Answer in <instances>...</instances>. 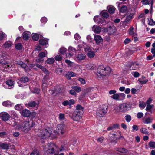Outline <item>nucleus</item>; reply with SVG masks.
Masks as SVG:
<instances>
[{
  "mask_svg": "<svg viewBox=\"0 0 155 155\" xmlns=\"http://www.w3.org/2000/svg\"><path fill=\"white\" fill-rule=\"evenodd\" d=\"M35 124V122L32 120H27L16 127V129L20 130L25 133L28 132Z\"/></svg>",
  "mask_w": 155,
  "mask_h": 155,
  "instance_id": "1",
  "label": "nucleus"
},
{
  "mask_svg": "<svg viewBox=\"0 0 155 155\" xmlns=\"http://www.w3.org/2000/svg\"><path fill=\"white\" fill-rule=\"evenodd\" d=\"M111 69L109 67H104L103 65L99 66L97 69V76L101 78L102 76L109 75L111 72Z\"/></svg>",
  "mask_w": 155,
  "mask_h": 155,
  "instance_id": "2",
  "label": "nucleus"
},
{
  "mask_svg": "<svg viewBox=\"0 0 155 155\" xmlns=\"http://www.w3.org/2000/svg\"><path fill=\"white\" fill-rule=\"evenodd\" d=\"M36 66L39 69L41 70L43 72L46 74V75L44 77V79L43 80V83L42 86L43 91V92H45L46 90V86L47 85L46 83L45 82V81L47 80L48 78V75L49 74V71L45 68L41 64H36Z\"/></svg>",
  "mask_w": 155,
  "mask_h": 155,
  "instance_id": "3",
  "label": "nucleus"
},
{
  "mask_svg": "<svg viewBox=\"0 0 155 155\" xmlns=\"http://www.w3.org/2000/svg\"><path fill=\"white\" fill-rule=\"evenodd\" d=\"M56 145L54 143H49L46 145L43 148L45 154H53L54 153Z\"/></svg>",
  "mask_w": 155,
  "mask_h": 155,
  "instance_id": "4",
  "label": "nucleus"
},
{
  "mask_svg": "<svg viewBox=\"0 0 155 155\" xmlns=\"http://www.w3.org/2000/svg\"><path fill=\"white\" fill-rule=\"evenodd\" d=\"M52 132L51 129L48 128V129H45L44 130H40L38 135L41 138H46L51 135Z\"/></svg>",
  "mask_w": 155,
  "mask_h": 155,
  "instance_id": "5",
  "label": "nucleus"
},
{
  "mask_svg": "<svg viewBox=\"0 0 155 155\" xmlns=\"http://www.w3.org/2000/svg\"><path fill=\"white\" fill-rule=\"evenodd\" d=\"M16 64L19 66H20L23 68L25 72H29L33 68L35 69H36L35 68V65L34 64H31L30 65L29 68H28L27 64L21 61H17Z\"/></svg>",
  "mask_w": 155,
  "mask_h": 155,
  "instance_id": "6",
  "label": "nucleus"
},
{
  "mask_svg": "<svg viewBox=\"0 0 155 155\" xmlns=\"http://www.w3.org/2000/svg\"><path fill=\"white\" fill-rule=\"evenodd\" d=\"M107 111V107L106 106H100L97 110L96 114L98 116L102 117L105 115Z\"/></svg>",
  "mask_w": 155,
  "mask_h": 155,
  "instance_id": "7",
  "label": "nucleus"
},
{
  "mask_svg": "<svg viewBox=\"0 0 155 155\" xmlns=\"http://www.w3.org/2000/svg\"><path fill=\"white\" fill-rule=\"evenodd\" d=\"M65 126L63 124H58L57 125L56 130L54 131V134H63L65 132Z\"/></svg>",
  "mask_w": 155,
  "mask_h": 155,
  "instance_id": "8",
  "label": "nucleus"
},
{
  "mask_svg": "<svg viewBox=\"0 0 155 155\" xmlns=\"http://www.w3.org/2000/svg\"><path fill=\"white\" fill-rule=\"evenodd\" d=\"M69 116L74 120L78 121L82 118V114L77 111H74L72 113H70Z\"/></svg>",
  "mask_w": 155,
  "mask_h": 155,
  "instance_id": "9",
  "label": "nucleus"
},
{
  "mask_svg": "<svg viewBox=\"0 0 155 155\" xmlns=\"http://www.w3.org/2000/svg\"><path fill=\"white\" fill-rule=\"evenodd\" d=\"M128 67L130 70H137L140 67V65L137 62L132 61L129 64Z\"/></svg>",
  "mask_w": 155,
  "mask_h": 155,
  "instance_id": "10",
  "label": "nucleus"
},
{
  "mask_svg": "<svg viewBox=\"0 0 155 155\" xmlns=\"http://www.w3.org/2000/svg\"><path fill=\"white\" fill-rule=\"evenodd\" d=\"M102 31L104 32H107L109 35H111L114 33L116 31V27L114 26H109L108 27L103 28Z\"/></svg>",
  "mask_w": 155,
  "mask_h": 155,
  "instance_id": "11",
  "label": "nucleus"
},
{
  "mask_svg": "<svg viewBox=\"0 0 155 155\" xmlns=\"http://www.w3.org/2000/svg\"><path fill=\"white\" fill-rule=\"evenodd\" d=\"M130 14L127 15L125 21L123 22V24L127 25L129 24L130 22V21L133 18V16L135 14L134 11H132L131 9V11L130 12Z\"/></svg>",
  "mask_w": 155,
  "mask_h": 155,
  "instance_id": "12",
  "label": "nucleus"
},
{
  "mask_svg": "<svg viewBox=\"0 0 155 155\" xmlns=\"http://www.w3.org/2000/svg\"><path fill=\"white\" fill-rule=\"evenodd\" d=\"M29 79L27 77H23L21 78L20 80H18L17 83L20 86H23L25 85V83L29 81Z\"/></svg>",
  "mask_w": 155,
  "mask_h": 155,
  "instance_id": "13",
  "label": "nucleus"
},
{
  "mask_svg": "<svg viewBox=\"0 0 155 155\" xmlns=\"http://www.w3.org/2000/svg\"><path fill=\"white\" fill-rule=\"evenodd\" d=\"M6 85L3 84V86L5 88L11 89L14 87V81L12 80H8L5 82Z\"/></svg>",
  "mask_w": 155,
  "mask_h": 155,
  "instance_id": "14",
  "label": "nucleus"
},
{
  "mask_svg": "<svg viewBox=\"0 0 155 155\" xmlns=\"http://www.w3.org/2000/svg\"><path fill=\"white\" fill-rule=\"evenodd\" d=\"M0 118L4 121H7L10 118L9 115L6 112H2L0 113Z\"/></svg>",
  "mask_w": 155,
  "mask_h": 155,
  "instance_id": "15",
  "label": "nucleus"
},
{
  "mask_svg": "<svg viewBox=\"0 0 155 155\" xmlns=\"http://www.w3.org/2000/svg\"><path fill=\"white\" fill-rule=\"evenodd\" d=\"M69 53L66 54L67 57H70L72 56L74 54L76 53V50L75 48L71 46L69 47L68 48Z\"/></svg>",
  "mask_w": 155,
  "mask_h": 155,
  "instance_id": "16",
  "label": "nucleus"
},
{
  "mask_svg": "<svg viewBox=\"0 0 155 155\" xmlns=\"http://www.w3.org/2000/svg\"><path fill=\"white\" fill-rule=\"evenodd\" d=\"M121 112H124L129 110L131 108L130 105L127 104H120Z\"/></svg>",
  "mask_w": 155,
  "mask_h": 155,
  "instance_id": "17",
  "label": "nucleus"
},
{
  "mask_svg": "<svg viewBox=\"0 0 155 155\" xmlns=\"http://www.w3.org/2000/svg\"><path fill=\"white\" fill-rule=\"evenodd\" d=\"M84 50L86 52H87V56L89 58H93L95 56L94 52L91 51L90 47L87 46V48H84Z\"/></svg>",
  "mask_w": 155,
  "mask_h": 155,
  "instance_id": "18",
  "label": "nucleus"
},
{
  "mask_svg": "<svg viewBox=\"0 0 155 155\" xmlns=\"http://www.w3.org/2000/svg\"><path fill=\"white\" fill-rule=\"evenodd\" d=\"M25 105L28 107H35V109L36 110L38 108V103H36L34 101H31L28 103V104H26Z\"/></svg>",
  "mask_w": 155,
  "mask_h": 155,
  "instance_id": "19",
  "label": "nucleus"
},
{
  "mask_svg": "<svg viewBox=\"0 0 155 155\" xmlns=\"http://www.w3.org/2000/svg\"><path fill=\"white\" fill-rule=\"evenodd\" d=\"M94 20L97 24L104 23L106 22L105 20L103 18L98 16H95L94 18Z\"/></svg>",
  "mask_w": 155,
  "mask_h": 155,
  "instance_id": "20",
  "label": "nucleus"
},
{
  "mask_svg": "<svg viewBox=\"0 0 155 155\" xmlns=\"http://www.w3.org/2000/svg\"><path fill=\"white\" fill-rule=\"evenodd\" d=\"M61 92L62 91L61 89L59 90L58 89V90L56 89L54 91V90H50L48 91V93L49 94H54V95H55L56 94H61Z\"/></svg>",
  "mask_w": 155,
  "mask_h": 155,
  "instance_id": "21",
  "label": "nucleus"
},
{
  "mask_svg": "<svg viewBox=\"0 0 155 155\" xmlns=\"http://www.w3.org/2000/svg\"><path fill=\"white\" fill-rule=\"evenodd\" d=\"M40 44L43 46L45 45V47L46 48L48 45V40L45 38H43L40 40L39 41Z\"/></svg>",
  "mask_w": 155,
  "mask_h": 155,
  "instance_id": "22",
  "label": "nucleus"
},
{
  "mask_svg": "<svg viewBox=\"0 0 155 155\" xmlns=\"http://www.w3.org/2000/svg\"><path fill=\"white\" fill-rule=\"evenodd\" d=\"M142 3L145 5H151V8L152 9L153 8V0H142L141 1Z\"/></svg>",
  "mask_w": 155,
  "mask_h": 155,
  "instance_id": "23",
  "label": "nucleus"
},
{
  "mask_svg": "<svg viewBox=\"0 0 155 155\" xmlns=\"http://www.w3.org/2000/svg\"><path fill=\"white\" fill-rule=\"evenodd\" d=\"M94 39L97 44H99L103 41V39L99 35H94Z\"/></svg>",
  "mask_w": 155,
  "mask_h": 155,
  "instance_id": "24",
  "label": "nucleus"
},
{
  "mask_svg": "<svg viewBox=\"0 0 155 155\" xmlns=\"http://www.w3.org/2000/svg\"><path fill=\"white\" fill-rule=\"evenodd\" d=\"M76 76V74L74 72L69 71L67 73L66 77L68 79L70 80L71 79V77H75Z\"/></svg>",
  "mask_w": 155,
  "mask_h": 155,
  "instance_id": "25",
  "label": "nucleus"
},
{
  "mask_svg": "<svg viewBox=\"0 0 155 155\" xmlns=\"http://www.w3.org/2000/svg\"><path fill=\"white\" fill-rule=\"evenodd\" d=\"M101 29V27L95 25H94L92 27L93 31L96 33H99Z\"/></svg>",
  "mask_w": 155,
  "mask_h": 155,
  "instance_id": "26",
  "label": "nucleus"
},
{
  "mask_svg": "<svg viewBox=\"0 0 155 155\" xmlns=\"http://www.w3.org/2000/svg\"><path fill=\"white\" fill-rule=\"evenodd\" d=\"M21 113L24 117H26L29 116L30 112L29 110L25 109L23 110Z\"/></svg>",
  "mask_w": 155,
  "mask_h": 155,
  "instance_id": "27",
  "label": "nucleus"
},
{
  "mask_svg": "<svg viewBox=\"0 0 155 155\" xmlns=\"http://www.w3.org/2000/svg\"><path fill=\"white\" fill-rule=\"evenodd\" d=\"M30 34L31 32L29 31H26L24 32L23 34V39L25 40H28L29 38Z\"/></svg>",
  "mask_w": 155,
  "mask_h": 155,
  "instance_id": "28",
  "label": "nucleus"
},
{
  "mask_svg": "<svg viewBox=\"0 0 155 155\" xmlns=\"http://www.w3.org/2000/svg\"><path fill=\"white\" fill-rule=\"evenodd\" d=\"M86 67L87 69L93 70L96 68V66L94 64H88L86 65Z\"/></svg>",
  "mask_w": 155,
  "mask_h": 155,
  "instance_id": "29",
  "label": "nucleus"
},
{
  "mask_svg": "<svg viewBox=\"0 0 155 155\" xmlns=\"http://www.w3.org/2000/svg\"><path fill=\"white\" fill-rule=\"evenodd\" d=\"M76 110L78 111V112L80 113L81 114H83L84 112V107L80 105H78L76 107Z\"/></svg>",
  "mask_w": 155,
  "mask_h": 155,
  "instance_id": "30",
  "label": "nucleus"
},
{
  "mask_svg": "<svg viewBox=\"0 0 155 155\" xmlns=\"http://www.w3.org/2000/svg\"><path fill=\"white\" fill-rule=\"evenodd\" d=\"M12 43L10 41H8L3 45V47L5 49H8L12 46Z\"/></svg>",
  "mask_w": 155,
  "mask_h": 155,
  "instance_id": "31",
  "label": "nucleus"
},
{
  "mask_svg": "<svg viewBox=\"0 0 155 155\" xmlns=\"http://www.w3.org/2000/svg\"><path fill=\"white\" fill-rule=\"evenodd\" d=\"M0 64L5 68H8L9 67L8 64L5 60L0 61Z\"/></svg>",
  "mask_w": 155,
  "mask_h": 155,
  "instance_id": "32",
  "label": "nucleus"
},
{
  "mask_svg": "<svg viewBox=\"0 0 155 155\" xmlns=\"http://www.w3.org/2000/svg\"><path fill=\"white\" fill-rule=\"evenodd\" d=\"M100 15L103 17L107 18L109 17V14L105 10L102 11L100 13Z\"/></svg>",
  "mask_w": 155,
  "mask_h": 155,
  "instance_id": "33",
  "label": "nucleus"
},
{
  "mask_svg": "<svg viewBox=\"0 0 155 155\" xmlns=\"http://www.w3.org/2000/svg\"><path fill=\"white\" fill-rule=\"evenodd\" d=\"M86 56L84 54H80L77 56L76 58L79 60H82L85 58Z\"/></svg>",
  "mask_w": 155,
  "mask_h": 155,
  "instance_id": "34",
  "label": "nucleus"
},
{
  "mask_svg": "<svg viewBox=\"0 0 155 155\" xmlns=\"http://www.w3.org/2000/svg\"><path fill=\"white\" fill-rule=\"evenodd\" d=\"M109 12L111 14H113L115 10V8L113 6H110L107 7Z\"/></svg>",
  "mask_w": 155,
  "mask_h": 155,
  "instance_id": "35",
  "label": "nucleus"
},
{
  "mask_svg": "<svg viewBox=\"0 0 155 155\" xmlns=\"http://www.w3.org/2000/svg\"><path fill=\"white\" fill-rule=\"evenodd\" d=\"M143 121L144 124H149L152 123V120L150 117L143 118Z\"/></svg>",
  "mask_w": 155,
  "mask_h": 155,
  "instance_id": "36",
  "label": "nucleus"
},
{
  "mask_svg": "<svg viewBox=\"0 0 155 155\" xmlns=\"http://www.w3.org/2000/svg\"><path fill=\"white\" fill-rule=\"evenodd\" d=\"M119 9L120 12L121 13H124L126 12L127 11V7L126 6L123 5Z\"/></svg>",
  "mask_w": 155,
  "mask_h": 155,
  "instance_id": "37",
  "label": "nucleus"
},
{
  "mask_svg": "<svg viewBox=\"0 0 155 155\" xmlns=\"http://www.w3.org/2000/svg\"><path fill=\"white\" fill-rule=\"evenodd\" d=\"M59 120L62 122H64L65 120V114L63 113H60L59 115Z\"/></svg>",
  "mask_w": 155,
  "mask_h": 155,
  "instance_id": "38",
  "label": "nucleus"
},
{
  "mask_svg": "<svg viewBox=\"0 0 155 155\" xmlns=\"http://www.w3.org/2000/svg\"><path fill=\"white\" fill-rule=\"evenodd\" d=\"M116 91L115 90H113L109 91V94H114L112 97H119V95L117 94H115Z\"/></svg>",
  "mask_w": 155,
  "mask_h": 155,
  "instance_id": "39",
  "label": "nucleus"
},
{
  "mask_svg": "<svg viewBox=\"0 0 155 155\" xmlns=\"http://www.w3.org/2000/svg\"><path fill=\"white\" fill-rule=\"evenodd\" d=\"M30 89L31 90V91L33 93L36 94H39L40 92V90L39 88H38L36 87H34L33 90H32L31 87H30Z\"/></svg>",
  "mask_w": 155,
  "mask_h": 155,
  "instance_id": "40",
  "label": "nucleus"
},
{
  "mask_svg": "<svg viewBox=\"0 0 155 155\" xmlns=\"http://www.w3.org/2000/svg\"><path fill=\"white\" fill-rule=\"evenodd\" d=\"M54 61L55 59L53 57L48 58L46 60L47 63L49 64H53L54 63Z\"/></svg>",
  "mask_w": 155,
  "mask_h": 155,
  "instance_id": "41",
  "label": "nucleus"
},
{
  "mask_svg": "<svg viewBox=\"0 0 155 155\" xmlns=\"http://www.w3.org/2000/svg\"><path fill=\"white\" fill-rule=\"evenodd\" d=\"M2 105L5 106L10 107L12 105V103L9 101H5L2 103Z\"/></svg>",
  "mask_w": 155,
  "mask_h": 155,
  "instance_id": "42",
  "label": "nucleus"
},
{
  "mask_svg": "<svg viewBox=\"0 0 155 155\" xmlns=\"http://www.w3.org/2000/svg\"><path fill=\"white\" fill-rule=\"evenodd\" d=\"M48 52L47 51L45 50L44 52H41L39 53L38 54V57L40 58H43L46 57V55L47 54Z\"/></svg>",
  "mask_w": 155,
  "mask_h": 155,
  "instance_id": "43",
  "label": "nucleus"
},
{
  "mask_svg": "<svg viewBox=\"0 0 155 155\" xmlns=\"http://www.w3.org/2000/svg\"><path fill=\"white\" fill-rule=\"evenodd\" d=\"M9 146L8 144L5 143H2L0 145V147L1 148L3 149L7 150L8 149Z\"/></svg>",
  "mask_w": 155,
  "mask_h": 155,
  "instance_id": "44",
  "label": "nucleus"
},
{
  "mask_svg": "<svg viewBox=\"0 0 155 155\" xmlns=\"http://www.w3.org/2000/svg\"><path fill=\"white\" fill-rule=\"evenodd\" d=\"M154 106L153 105L148 104L147 106L146 110L147 112H150L151 113H152L151 109Z\"/></svg>",
  "mask_w": 155,
  "mask_h": 155,
  "instance_id": "45",
  "label": "nucleus"
},
{
  "mask_svg": "<svg viewBox=\"0 0 155 155\" xmlns=\"http://www.w3.org/2000/svg\"><path fill=\"white\" fill-rule=\"evenodd\" d=\"M67 51V49L66 48L64 47H62L60 48L59 52L62 54H64L66 53Z\"/></svg>",
  "mask_w": 155,
  "mask_h": 155,
  "instance_id": "46",
  "label": "nucleus"
},
{
  "mask_svg": "<svg viewBox=\"0 0 155 155\" xmlns=\"http://www.w3.org/2000/svg\"><path fill=\"white\" fill-rule=\"evenodd\" d=\"M39 35L37 33H32V39L34 41H37L38 40L39 38Z\"/></svg>",
  "mask_w": 155,
  "mask_h": 155,
  "instance_id": "47",
  "label": "nucleus"
},
{
  "mask_svg": "<svg viewBox=\"0 0 155 155\" xmlns=\"http://www.w3.org/2000/svg\"><path fill=\"white\" fill-rule=\"evenodd\" d=\"M145 78V77L143 76L141 78H139L138 81L141 83L142 84H144L147 83L148 81V79H146L145 80H142L143 79Z\"/></svg>",
  "mask_w": 155,
  "mask_h": 155,
  "instance_id": "48",
  "label": "nucleus"
},
{
  "mask_svg": "<svg viewBox=\"0 0 155 155\" xmlns=\"http://www.w3.org/2000/svg\"><path fill=\"white\" fill-rule=\"evenodd\" d=\"M23 106L21 104H17L15 107V109L18 110L20 111L23 109Z\"/></svg>",
  "mask_w": 155,
  "mask_h": 155,
  "instance_id": "49",
  "label": "nucleus"
},
{
  "mask_svg": "<svg viewBox=\"0 0 155 155\" xmlns=\"http://www.w3.org/2000/svg\"><path fill=\"white\" fill-rule=\"evenodd\" d=\"M71 88L75 91L77 92H79L81 91V88L80 87L78 86H72Z\"/></svg>",
  "mask_w": 155,
  "mask_h": 155,
  "instance_id": "50",
  "label": "nucleus"
},
{
  "mask_svg": "<svg viewBox=\"0 0 155 155\" xmlns=\"http://www.w3.org/2000/svg\"><path fill=\"white\" fill-rule=\"evenodd\" d=\"M65 62L68 64V67H72L74 66V63L70 60L66 59L65 60Z\"/></svg>",
  "mask_w": 155,
  "mask_h": 155,
  "instance_id": "51",
  "label": "nucleus"
},
{
  "mask_svg": "<svg viewBox=\"0 0 155 155\" xmlns=\"http://www.w3.org/2000/svg\"><path fill=\"white\" fill-rule=\"evenodd\" d=\"M134 28L133 27H131L128 31V34L130 35H132L133 36L135 35V33H134L133 31Z\"/></svg>",
  "mask_w": 155,
  "mask_h": 155,
  "instance_id": "52",
  "label": "nucleus"
},
{
  "mask_svg": "<svg viewBox=\"0 0 155 155\" xmlns=\"http://www.w3.org/2000/svg\"><path fill=\"white\" fill-rule=\"evenodd\" d=\"M15 48L18 50H20L22 49V45L21 43H18L15 45Z\"/></svg>",
  "mask_w": 155,
  "mask_h": 155,
  "instance_id": "53",
  "label": "nucleus"
},
{
  "mask_svg": "<svg viewBox=\"0 0 155 155\" xmlns=\"http://www.w3.org/2000/svg\"><path fill=\"white\" fill-rule=\"evenodd\" d=\"M6 36V35L2 31H0V41L2 40Z\"/></svg>",
  "mask_w": 155,
  "mask_h": 155,
  "instance_id": "54",
  "label": "nucleus"
},
{
  "mask_svg": "<svg viewBox=\"0 0 155 155\" xmlns=\"http://www.w3.org/2000/svg\"><path fill=\"white\" fill-rule=\"evenodd\" d=\"M87 46L86 44H85L84 42L83 43V44L82 45H78V49L79 50H81V48H86V46Z\"/></svg>",
  "mask_w": 155,
  "mask_h": 155,
  "instance_id": "55",
  "label": "nucleus"
},
{
  "mask_svg": "<svg viewBox=\"0 0 155 155\" xmlns=\"http://www.w3.org/2000/svg\"><path fill=\"white\" fill-rule=\"evenodd\" d=\"M146 103L143 101H141L140 102L139 104V107L141 109H143L146 105Z\"/></svg>",
  "mask_w": 155,
  "mask_h": 155,
  "instance_id": "56",
  "label": "nucleus"
},
{
  "mask_svg": "<svg viewBox=\"0 0 155 155\" xmlns=\"http://www.w3.org/2000/svg\"><path fill=\"white\" fill-rule=\"evenodd\" d=\"M125 119L127 122H129L131 120V117L129 115H127L125 116Z\"/></svg>",
  "mask_w": 155,
  "mask_h": 155,
  "instance_id": "57",
  "label": "nucleus"
},
{
  "mask_svg": "<svg viewBox=\"0 0 155 155\" xmlns=\"http://www.w3.org/2000/svg\"><path fill=\"white\" fill-rule=\"evenodd\" d=\"M141 132L144 134H148V132L147 131V129L146 128H142L140 129Z\"/></svg>",
  "mask_w": 155,
  "mask_h": 155,
  "instance_id": "58",
  "label": "nucleus"
},
{
  "mask_svg": "<svg viewBox=\"0 0 155 155\" xmlns=\"http://www.w3.org/2000/svg\"><path fill=\"white\" fill-rule=\"evenodd\" d=\"M54 59L57 61H61L62 60V58L60 55H57L54 57Z\"/></svg>",
  "mask_w": 155,
  "mask_h": 155,
  "instance_id": "59",
  "label": "nucleus"
},
{
  "mask_svg": "<svg viewBox=\"0 0 155 155\" xmlns=\"http://www.w3.org/2000/svg\"><path fill=\"white\" fill-rule=\"evenodd\" d=\"M47 21V18L45 17H42L41 19V21L44 24L46 23Z\"/></svg>",
  "mask_w": 155,
  "mask_h": 155,
  "instance_id": "60",
  "label": "nucleus"
},
{
  "mask_svg": "<svg viewBox=\"0 0 155 155\" xmlns=\"http://www.w3.org/2000/svg\"><path fill=\"white\" fill-rule=\"evenodd\" d=\"M67 150L66 146L65 145L61 146L59 148V150L60 152H62Z\"/></svg>",
  "mask_w": 155,
  "mask_h": 155,
  "instance_id": "61",
  "label": "nucleus"
},
{
  "mask_svg": "<svg viewBox=\"0 0 155 155\" xmlns=\"http://www.w3.org/2000/svg\"><path fill=\"white\" fill-rule=\"evenodd\" d=\"M78 80L80 82L81 84H84L86 83L85 80L83 78H80L78 79Z\"/></svg>",
  "mask_w": 155,
  "mask_h": 155,
  "instance_id": "62",
  "label": "nucleus"
},
{
  "mask_svg": "<svg viewBox=\"0 0 155 155\" xmlns=\"http://www.w3.org/2000/svg\"><path fill=\"white\" fill-rule=\"evenodd\" d=\"M117 151L119 152L123 153H126L127 151V150L124 148H120Z\"/></svg>",
  "mask_w": 155,
  "mask_h": 155,
  "instance_id": "63",
  "label": "nucleus"
},
{
  "mask_svg": "<svg viewBox=\"0 0 155 155\" xmlns=\"http://www.w3.org/2000/svg\"><path fill=\"white\" fill-rule=\"evenodd\" d=\"M148 24L150 25H155V22L152 19H150L149 20Z\"/></svg>",
  "mask_w": 155,
  "mask_h": 155,
  "instance_id": "64",
  "label": "nucleus"
}]
</instances>
